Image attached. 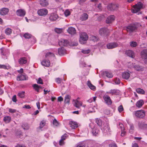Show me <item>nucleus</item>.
Returning a JSON list of instances; mask_svg holds the SVG:
<instances>
[{
	"label": "nucleus",
	"instance_id": "nucleus-1",
	"mask_svg": "<svg viewBox=\"0 0 147 147\" xmlns=\"http://www.w3.org/2000/svg\"><path fill=\"white\" fill-rule=\"evenodd\" d=\"M137 28L136 25L134 24H130L126 27V30L130 33L135 32Z\"/></svg>",
	"mask_w": 147,
	"mask_h": 147
},
{
	"label": "nucleus",
	"instance_id": "nucleus-2",
	"mask_svg": "<svg viewBox=\"0 0 147 147\" xmlns=\"http://www.w3.org/2000/svg\"><path fill=\"white\" fill-rule=\"evenodd\" d=\"M143 5L141 2H139L134 6V9H132V12L134 13H136L140 11L143 7Z\"/></svg>",
	"mask_w": 147,
	"mask_h": 147
},
{
	"label": "nucleus",
	"instance_id": "nucleus-3",
	"mask_svg": "<svg viewBox=\"0 0 147 147\" xmlns=\"http://www.w3.org/2000/svg\"><path fill=\"white\" fill-rule=\"evenodd\" d=\"M80 41L81 43H84L83 41H86L88 39V36L87 34L85 32H81L80 34Z\"/></svg>",
	"mask_w": 147,
	"mask_h": 147
},
{
	"label": "nucleus",
	"instance_id": "nucleus-4",
	"mask_svg": "<svg viewBox=\"0 0 147 147\" xmlns=\"http://www.w3.org/2000/svg\"><path fill=\"white\" fill-rule=\"evenodd\" d=\"M119 7V5L118 4L111 3L107 5V9L109 11H114L117 10Z\"/></svg>",
	"mask_w": 147,
	"mask_h": 147
},
{
	"label": "nucleus",
	"instance_id": "nucleus-5",
	"mask_svg": "<svg viewBox=\"0 0 147 147\" xmlns=\"http://www.w3.org/2000/svg\"><path fill=\"white\" fill-rule=\"evenodd\" d=\"M145 112L143 110H138L136 112L135 115L137 117L140 118H142L145 115Z\"/></svg>",
	"mask_w": 147,
	"mask_h": 147
},
{
	"label": "nucleus",
	"instance_id": "nucleus-6",
	"mask_svg": "<svg viewBox=\"0 0 147 147\" xmlns=\"http://www.w3.org/2000/svg\"><path fill=\"white\" fill-rule=\"evenodd\" d=\"M48 11L47 9H41L38 10L37 13L38 14L41 16H46L47 14Z\"/></svg>",
	"mask_w": 147,
	"mask_h": 147
},
{
	"label": "nucleus",
	"instance_id": "nucleus-7",
	"mask_svg": "<svg viewBox=\"0 0 147 147\" xmlns=\"http://www.w3.org/2000/svg\"><path fill=\"white\" fill-rule=\"evenodd\" d=\"M59 44L60 46H66L69 45V42L67 40L61 39L59 42Z\"/></svg>",
	"mask_w": 147,
	"mask_h": 147
},
{
	"label": "nucleus",
	"instance_id": "nucleus-8",
	"mask_svg": "<svg viewBox=\"0 0 147 147\" xmlns=\"http://www.w3.org/2000/svg\"><path fill=\"white\" fill-rule=\"evenodd\" d=\"M103 98L105 102L108 105H111L112 103V101L110 97L107 95H105L103 96Z\"/></svg>",
	"mask_w": 147,
	"mask_h": 147
},
{
	"label": "nucleus",
	"instance_id": "nucleus-9",
	"mask_svg": "<svg viewBox=\"0 0 147 147\" xmlns=\"http://www.w3.org/2000/svg\"><path fill=\"white\" fill-rule=\"evenodd\" d=\"M99 32L100 35L101 36H106L108 32V30L107 28H102L99 30Z\"/></svg>",
	"mask_w": 147,
	"mask_h": 147
},
{
	"label": "nucleus",
	"instance_id": "nucleus-10",
	"mask_svg": "<svg viewBox=\"0 0 147 147\" xmlns=\"http://www.w3.org/2000/svg\"><path fill=\"white\" fill-rule=\"evenodd\" d=\"M118 44L116 42H111L107 44V47L108 49H112L117 47Z\"/></svg>",
	"mask_w": 147,
	"mask_h": 147
},
{
	"label": "nucleus",
	"instance_id": "nucleus-11",
	"mask_svg": "<svg viewBox=\"0 0 147 147\" xmlns=\"http://www.w3.org/2000/svg\"><path fill=\"white\" fill-rule=\"evenodd\" d=\"M58 18V16L57 14L55 13H52L50 14L49 17V19L51 21H55Z\"/></svg>",
	"mask_w": 147,
	"mask_h": 147
},
{
	"label": "nucleus",
	"instance_id": "nucleus-12",
	"mask_svg": "<svg viewBox=\"0 0 147 147\" xmlns=\"http://www.w3.org/2000/svg\"><path fill=\"white\" fill-rule=\"evenodd\" d=\"M115 19V17L114 15H111L109 16L106 20V23L107 24L111 23Z\"/></svg>",
	"mask_w": 147,
	"mask_h": 147
},
{
	"label": "nucleus",
	"instance_id": "nucleus-13",
	"mask_svg": "<svg viewBox=\"0 0 147 147\" xmlns=\"http://www.w3.org/2000/svg\"><path fill=\"white\" fill-rule=\"evenodd\" d=\"M133 68L137 71H142L143 68L142 66H140L139 65L135 64V63L132 64V66Z\"/></svg>",
	"mask_w": 147,
	"mask_h": 147
},
{
	"label": "nucleus",
	"instance_id": "nucleus-14",
	"mask_svg": "<svg viewBox=\"0 0 147 147\" xmlns=\"http://www.w3.org/2000/svg\"><path fill=\"white\" fill-rule=\"evenodd\" d=\"M17 15L20 16H24L26 13V12L23 9H20L18 10L16 12Z\"/></svg>",
	"mask_w": 147,
	"mask_h": 147
},
{
	"label": "nucleus",
	"instance_id": "nucleus-15",
	"mask_svg": "<svg viewBox=\"0 0 147 147\" xmlns=\"http://www.w3.org/2000/svg\"><path fill=\"white\" fill-rule=\"evenodd\" d=\"M73 101L74 102V106L77 108H80L82 106V103L77 100H73Z\"/></svg>",
	"mask_w": 147,
	"mask_h": 147
},
{
	"label": "nucleus",
	"instance_id": "nucleus-16",
	"mask_svg": "<svg viewBox=\"0 0 147 147\" xmlns=\"http://www.w3.org/2000/svg\"><path fill=\"white\" fill-rule=\"evenodd\" d=\"M141 57L144 59H147V49H144L141 52Z\"/></svg>",
	"mask_w": 147,
	"mask_h": 147
},
{
	"label": "nucleus",
	"instance_id": "nucleus-17",
	"mask_svg": "<svg viewBox=\"0 0 147 147\" xmlns=\"http://www.w3.org/2000/svg\"><path fill=\"white\" fill-rule=\"evenodd\" d=\"M66 50L62 47L58 49V53L60 55H63L66 53Z\"/></svg>",
	"mask_w": 147,
	"mask_h": 147
},
{
	"label": "nucleus",
	"instance_id": "nucleus-18",
	"mask_svg": "<svg viewBox=\"0 0 147 147\" xmlns=\"http://www.w3.org/2000/svg\"><path fill=\"white\" fill-rule=\"evenodd\" d=\"M8 8H3L0 10V14L1 15L4 16L7 14L9 12Z\"/></svg>",
	"mask_w": 147,
	"mask_h": 147
},
{
	"label": "nucleus",
	"instance_id": "nucleus-19",
	"mask_svg": "<svg viewBox=\"0 0 147 147\" xmlns=\"http://www.w3.org/2000/svg\"><path fill=\"white\" fill-rule=\"evenodd\" d=\"M69 125L70 127L72 129H74L78 127V124L76 122L71 121L69 123Z\"/></svg>",
	"mask_w": 147,
	"mask_h": 147
},
{
	"label": "nucleus",
	"instance_id": "nucleus-20",
	"mask_svg": "<svg viewBox=\"0 0 147 147\" xmlns=\"http://www.w3.org/2000/svg\"><path fill=\"white\" fill-rule=\"evenodd\" d=\"M125 53L127 55L132 58H134L135 57L134 53L133 51L131 50H128L126 51Z\"/></svg>",
	"mask_w": 147,
	"mask_h": 147
},
{
	"label": "nucleus",
	"instance_id": "nucleus-21",
	"mask_svg": "<svg viewBox=\"0 0 147 147\" xmlns=\"http://www.w3.org/2000/svg\"><path fill=\"white\" fill-rule=\"evenodd\" d=\"M88 15L87 13H84L81 15L80 19L82 21H85L88 19Z\"/></svg>",
	"mask_w": 147,
	"mask_h": 147
},
{
	"label": "nucleus",
	"instance_id": "nucleus-22",
	"mask_svg": "<svg viewBox=\"0 0 147 147\" xmlns=\"http://www.w3.org/2000/svg\"><path fill=\"white\" fill-rule=\"evenodd\" d=\"M67 32L70 34H73L76 33V30L74 28L71 27L68 28Z\"/></svg>",
	"mask_w": 147,
	"mask_h": 147
},
{
	"label": "nucleus",
	"instance_id": "nucleus-23",
	"mask_svg": "<svg viewBox=\"0 0 147 147\" xmlns=\"http://www.w3.org/2000/svg\"><path fill=\"white\" fill-rule=\"evenodd\" d=\"M18 62L19 64L21 65L27 63V60L25 57H22L19 59Z\"/></svg>",
	"mask_w": 147,
	"mask_h": 147
},
{
	"label": "nucleus",
	"instance_id": "nucleus-24",
	"mask_svg": "<svg viewBox=\"0 0 147 147\" xmlns=\"http://www.w3.org/2000/svg\"><path fill=\"white\" fill-rule=\"evenodd\" d=\"M40 4L41 6L45 7L48 5V3L46 0H41L40 1Z\"/></svg>",
	"mask_w": 147,
	"mask_h": 147
},
{
	"label": "nucleus",
	"instance_id": "nucleus-25",
	"mask_svg": "<svg viewBox=\"0 0 147 147\" xmlns=\"http://www.w3.org/2000/svg\"><path fill=\"white\" fill-rule=\"evenodd\" d=\"M42 64L44 66L48 67L50 65V61L49 60H44L41 62Z\"/></svg>",
	"mask_w": 147,
	"mask_h": 147
},
{
	"label": "nucleus",
	"instance_id": "nucleus-26",
	"mask_svg": "<svg viewBox=\"0 0 147 147\" xmlns=\"http://www.w3.org/2000/svg\"><path fill=\"white\" fill-rule=\"evenodd\" d=\"M122 76L123 78L127 80L130 77V74L128 72H125L122 74Z\"/></svg>",
	"mask_w": 147,
	"mask_h": 147
},
{
	"label": "nucleus",
	"instance_id": "nucleus-27",
	"mask_svg": "<svg viewBox=\"0 0 147 147\" xmlns=\"http://www.w3.org/2000/svg\"><path fill=\"white\" fill-rule=\"evenodd\" d=\"M144 104V102L142 100H140L138 101L136 103V106L138 108L141 107Z\"/></svg>",
	"mask_w": 147,
	"mask_h": 147
},
{
	"label": "nucleus",
	"instance_id": "nucleus-28",
	"mask_svg": "<svg viewBox=\"0 0 147 147\" xmlns=\"http://www.w3.org/2000/svg\"><path fill=\"white\" fill-rule=\"evenodd\" d=\"M87 85L92 90H94L96 88L95 86L93 85L90 81H88L87 83Z\"/></svg>",
	"mask_w": 147,
	"mask_h": 147
},
{
	"label": "nucleus",
	"instance_id": "nucleus-29",
	"mask_svg": "<svg viewBox=\"0 0 147 147\" xmlns=\"http://www.w3.org/2000/svg\"><path fill=\"white\" fill-rule=\"evenodd\" d=\"M138 126L140 128L142 129H147V124L142 123H139Z\"/></svg>",
	"mask_w": 147,
	"mask_h": 147
},
{
	"label": "nucleus",
	"instance_id": "nucleus-30",
	"mask_svg": "<svg viewBox=\"0 0 147 147\" xmlns=\"http://www.w3.org/2000/svg\"><path fill=\"white\" fill-rule=\"evenodd\" d=\"M17 80L18 81L23 80H26V76L23 75H21L20 76H18L17 78Z\"/></svg>",
	"mask_w": 147,
	"mask_h": 147
},
{
	"label": "nucleus",
	"instance_id": "nucleus-31",
	"mask_svg": "<svg viewBox=\"0 0 147 147\" xmlns=\"http://www.w3.org/2000/svg\"><path fill=\"white\" fill-rule=\"evenodd\" d=\"M90 39L91 40L95 42H97L99 38L97 36H92L90 37Z\"/></svg>",
	"mask_w": 147,
	"mask_h": 147
},
{
	"label": "nucleus",
	"instance_id": "nucleus-32",
	"mask_svg": "<svg viewBox=\"0 0 147 147\" xmlns=\"http://www.w3.org/2000/svg\"><path fill=\"white\" fill-rule=\"evenodd\" d=\"M71 96L68 95H66L65 98L64 102L65 103H69Z\"/></svg>",
	"mask_w": 147,
	"mask_h": 147
},
{
	"label": "nucleus",
	"instance_id": "nucleus-33",
	"mask_svg": "<svg viewBox=\"0 0 147 147\" xmlns=\"http://www.w3.org/2000/svg\"><path fill=\"white\" fill-rule=\"evenodd\" d=\"M104 74L109 78H112L113 77V75L112 73L108 71H106L105 72H104Z\"/></svg>",
	"mask_w": 147,
	"mask_h": 147
},
{
	"label": "nucleus",
	"instance_id": "nucleus-34",
	"mask_svg": "<svg viewBox=\"0 0 147 147\" xmlns=\"http://www.w3.org/2000/svg\"><path fill=\"white\" fill-rule=\"evenodd\" d=\"M99 132V131L98 129H96L95 127L92 129V133L94 135L96 136Z\"/></svg>",
	"mask_w": 147,
	"mask_h": 147
},
{
	"label": "nucleus",
	"instance_id": "nucleus-35",
	"mask_svg": "<svg viewBox=\"0 0 147 147\" xmlns=\"http://www.w3.org/2000/svg\"><path fill=\"white\" fill-rule=\"evenodd\" d=\"M32 86L36 91L37 92H39V89L40 88V86H38L37 84H34Z\"/></svg>",
	"mask_w": 147,
	"mask_h": 147
},
{
	"label": "nucleus",
	"instance_id": "nucleus-36",
	"mask_svg": "<svg viewBox=\"0 0 147 147\" xmlns=\"http://www.w3.org/2000/svg\"><path fill=\"white\" fill-rule=\"evenodd\" d=\"M5 33L7 35H10L11 33V30L9 28H7L5 30Z\"/></svg>",
	"mask_w": 147,
	"mask_h": 147
},
{
	"label": "nucleus",
	"instance_id": "nucleus-37",
	"mask_svg": "<svg viewBox=\"0 0 147 147\" xmlns=\"http://www.w3.org/2000/svg\"><path fill=\"white\" fill-rule=\"evenodd\" d=\"M136 91L138 93L140 94H144L145 93V91L143 89L140 88L137 89Z\"/></svg>",
	"mask_w": 147,
	"mask_h": 147
},
{
	"label": "nucleus",
	"instance_id": "nucleus-38",
	"mask_svg": "<svg viewBox=\"0 0 147 147\" xmlns=\"http://www.w3.org/2000/svg\"><path fill=\"white\" fill-rule=\"evenodd\" d=\"M23 36L25 38L29 39L31 38L32 35L28 33H26L24 34Z\"/></svg>",
	"mask_w": 147,
	"mask_h": 147
},
{
	"label": "nucleus",
	"instance_id": "nucleus-39",
	"mask_svg": "<svg viewBox=\"0 0 147 147\" xmlns=\"http://www.w3.org/2000/svg\"><path fill=\"white\" fill-rule=\"evenodd\" d=\"M55 31L58 34H60L63 32L62 28H56L55 29Z\"/></svg>",
	"mask_w": 147,
	"mask_h": 147
},
{
	"label": "nucleus",
	"instance_id": "nucleus-40",
	"mask_svg": "<svg viewBox=\"0 0 147 147\" xmlns=\"http://www.w3.org/2000/svg\"><path fill=\"white\" fill-rule=\"evenodd\" d=\"M25 92L24 91H22L19 92L18 94V96L20 98H23L24 96Z\"/></svg>",
	"mask_w": 147,
	"mask_h": 147
},
{
	"label": "nucleus",
	"instance_id": "nucleus-41",
	"mask_svg": "<svg viewBox=\"0 0 147 147\" xmlns=\"http://www.w3.org/2000/svg\"><path fill=\"white\" fill-rule=\"evenodd\" d=\"M118 90L116 89L111 90L109 93L111 94H115L118 93Z\"/></svg>",
	"mask_w": 147,
	"mask_h": 147
},
{
	"label": "nucleus",
	"instance_id": "nucleus-42",
	"mask_svg": "<svg viewBox=\"0 0 147 147\" xmlns=\"http://www.w3.org/2000/svg\"><path fill=\"white\" fill-rule=\"evenodd\" d=\"M130 45L131 47H134L137 45V43L136 42L131 41L130 42Z\"/></svg>",
	"mask_w": 147,
	"mask_h": 147
},
{
	"label": "nucleus",
	"instance_id": "nucleus-43",
	"mask_svg": "<svg viewBox=\"0 0 147 147\" xmlns=\"http://www.w3.org/2000/svg\"><path fill=\"white\" fill-rule=\"evenodd\" d=\"M22 127L25 130H27L29 128V126L27 123L23 124L22 125Z\"/></svg>",
	"mask_w": 147,
	"mask_h": 147
},
{
	"label": "nucleus",
	"instance_id": "nucleus-44",
	"mask_svg": "<svg viewBox=\"0 0 147 147\" xmlns=\"http://www.w3.org/2000/svg\"><path fill=\"white\" fill-rule=\"evenodd\" d=\"M78 44L77 42H71L70 43H69V45L70 46H76L78 45Z\"/></svg>",
	"mask_w": 147,
	"mask_h": 147
},
{
	"label": "nucleus",
	"instance_id": "nucleus-45",
	"mask_svg": "<svg viewBox=\"0 0 147 147\" xmlns=\"http://www.w3.org/2000/svg\"><path fill=\"white\" fill-rule=\"evenodd\" d=\"M118 111L119 112L121 113L123 111L124 109L122 105H121L119 106L118 108Z\"/></svg>",
	"mask_w": 147,
	"mask_h": 147
},
{
	"label": "nucleus",
	"instance_id": "nucleus-46",
	"mask_svg": "<svg viewBox=\"0 0 147 147\" xmlns=\"http://www.w3.org/2000/svg\"><path fill=\"white\" fill-rule=\"evenodd\" d=\"M96 123L99 126H101L102 124L101 120H96Z\"/></svg>",
	"mask_w": 147,
	"mask_h": 147
},
{
	"label": "nucleus",
	"instance_id": "nucleus-47",
	"mask_svg": "<svg viewBox=\"0 0 147 147\" xmlns=\"http://www.w3.org/2000/svg\"><path fill=\"white\" fill-rule=\"evenodd\" d=\"M53 123L54 125L55 126H58L59 124V123L57 121V120H53Z\"/></svg>",
	"mask_w": 147,
	"mask_h": 147
},
{
	"label": "nucleus",
	"instance_id": "nucleus-48",
	"mask_svg": "<svg viewBox=\"0 0 147 147\" xmlns=\"http://www.w3.org/2000/svg\"><path fill=\"white\" fill-rule=\"evenodd\" d=\"M45 122L43 120L42 121L40 124V128H42L45 126Z\"/></svg>",
	"mask_w": 147,
	"mask_h": 147
},
{
	"label": "nucleus",
	"instance_id": "nucleus-49",
	"mask_svg": "<svg viewBox=\"0 0 147 147\" xmlns=\"http://www.w3.org/2000/svg\"><path fill=\"white\" fill-rule=\"evenodd\" d=\"M90 51L89 49L82 50V52L84 54H88L90 52Z\"/></svg>",
	"mask_w": 147,
	"mask_h": 147
},
{
	"label": "nucleus",
	"instance_id": "nucleus-50",
	"mask_svg": "<svg viewBox=\"0 0 147 147\" xmlns=\"http://www.w3.org/2000/svg\"><path fill=\"white\" fill-rule=\"evenodd\" d=\"M22 133L20 131L18 130L16 131V135L17 136L20 137L22 135Z\"/></svg>",
	"mask_w": 147,
	"mask_h": 147
},
{
	"label": "nucleus",
	"instance_id": "nucleus-51",
	"mask_svg": "<svg viewBox=\"0 0 147 147\" xmlns=\"http://www.w3.org/2000/svg\"><path fill=\"white\" fill-rule=\"evenodd\" d=\"M119 128H120L121 130H125L123 125L121 123H119Z\"/></svg>",
	"mask_w": 147,
	"mask_h": 147
},
{
	"label": "nucleus",
	"instance_id": "nucleus-52",
	"mask_svg": "<svg viewBox=\"0 0 147 147\" xmlns=\"http://www.w3.org/2000/svg\"><path fill=\"white\" fill-rule=\"evenodd\" d=\"M37 83L38 84H43L42 80L40 78H38V80L37 81Z\"/></svg>",
	"mask_w": 147,
	"mask_h": 147
},
{
	"label": "nucleus",
	"instance_id": "nucleus-53",
	"mask_svg": "<svg viewBox=\"0 0 147 147\" xmlns=\"http://www.w3.org/2000/svg\"><path fill=\"white\" fill-rule=\"evenodd\" d=\"M120 81L119 79L118 78H116L115 80V82L117 84H120Z\"/></svg>",
	"mask_w": 147,
	"mask_h": 147
},
{
	"label": "nucleus",
	"instance_id": "nucleus-54",
	"mask_svg": "<svg viewBox=\"0 0 147 147\" xmlns=\"http://www.w3.org/2000/svg\"><path fill=\"white\" fill-rule=\"evenodd\" d=\"M56 82L58 84H60L61 82V81H62V80H61L59 78H57L55 79Z\"/></svg>",
	"mask_w": 147,
	"mask_h": 147
},
{
	"label": "nucleus",
	"instance_id": "nucleus-55",
	"mask_svg": "<svg viewBox=\"0 0 147 147\" xmlns=\"http://www.w3.org/2000/svg\"><path fill=\"white\" fill-rule=\"evenodd\" d=\"M64 14L66 16H67L70 14V12L69 10H66L64 12Z\"/></svg>",
	"mask_w": 147,
	"mask_h": 147
},
{
	"label": "nucleus",
	"instance_id": "nucleus-56",
	"mask_svg": "<svg viewBox=\"0 0 147 147\" xmlns=\"http://www.w3.org/2000/svg\"><path fill=\"white\" fill-rule=\"evenodd\" d=\"M126 134V131L125 130H121V136H123Z\"/></svg>",
	"mask_w": 147,
	"mask_h": 147
},
{
	"label": "nucleus",
	"instance_id": "nucleus-57",
	"mask_svg": "<svg viewBox=\"0 0 147 147\" xmlns=\"http://www.w3.org/2000/svg\"><path fill=\"white\" fill-rule=\"evenodd\" d=\"M67 134H65L61 137V138L64 140L67 138Z\"/></svg>",
	"mask_w": 147,
	"mask_h": 147
},
{
	"label": "nucleus",
	"instance_id": "nucleus-58",
	"mask_svg": "<svg viewBox=\"0 0 147 147\" xmlns=\"http://www.w3.org/2000/svg\"><path fill=\"white\" fill-rule=\"evenodd\" d=\"M12 100L14 102H16L17 101L16 97V95H14L12 98Z\"/></svg>",
	"mask_w": 147,
	"mask_h": 147
},
{
	"label": "nucleus",
	"instance_id": "nucleus-59",
	"mask_svg": "<svg viewBox=\"0 0 147 147\" xmlns=\"http://www.w3.org/2000/svg\"><path fill=\"white\" fill-rule=\"evenodd\" d=\"M64 140L62 138H61V140L59 142V144L60 145H63L64 144Z\"/></svg>",
	"mask_w": 147,
	"mask_h": 147
},
{
	"label": "nucleus",
	"instance_id": "nucleus-60",
	"mask_svg": "<svg viewBox=\"0 0 147 147\" xmlns=\"http://www.w3.org/2000/svg\"><path fill=\"white\" fill-rule=\"evenodd\" d=\"M109 147H117V146L115 144L112 143L109 144Z\"/></svg>",
	"mask_w": 147,
	"mask_h": 147
},
{
	"label": "nucleus",
	"instance_id": "nucleus-61",
	"mask_svg": "<svg viewBox=\"0 0 147 147\" xmlns=\"http://www.w3.org/2000/svg\"><path fill=\"white\" fill-rule=\"evenodd\" d=\"M16 111L15 109H9V111L10 113H14L16 112Z\"/></svg>",
	"mask_w": 147,
	"mask_h": 147
},
{
	"label": "nucleus",
	"instance_id": "nucleus-62",
	"mask_svg": "<svg viewBox=\"0 0 147 147\" xmlns=\"http://www.w3.org/2000/svg\"><path fill=\"white\" fill-rule=\"evenodd\" d=\"M23 108L27 109H30L31 108V107H30L29 105H24L23 107Z\"/></svg>",
	"mask_w": 147,
	"mask_h": 147
},
{
	"label": "nucleus",
	"instance_id": "nucleus-63",
	"mask_svg": "<svg viewBox=\"0 0 147 147\" xmlns=\"http://www.w3.org/2000/svg\"><path fill=\"white\" fill-rule=\"evenodd\" d=\"M63 100V98L61 96H59L58 98V101L61 102Z\"/></svg>",
	"mask_w": 147,
	"mask_h": 147
},
{
	"label": "nucleus",
	"instance_id": "nucleus-64",
	"mask_svg": "<svg viewBox=\"0 0 147 147\" xmlns=\"http://www.w3.org/2000/svg\"><path fill=\"white\" fill-rule=\"evenodd\" d=\"M15 147H26L24 145H23L21 144H18L15 146Z\"/></svg>",
	"mask_w": 147,
	"mask_h": 147
}]
</instances>
